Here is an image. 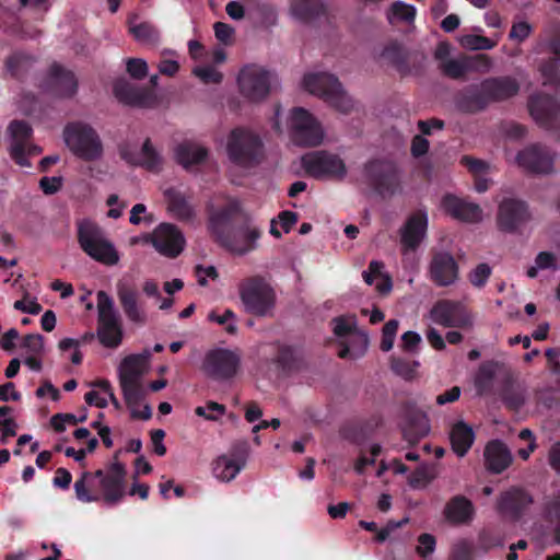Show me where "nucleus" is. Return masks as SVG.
Here are the masks:
<instances>
[{
  "instance_id": "obj_34",
  "label": "nucleus",
  "mask_w": 560,
  "mask_h": 560,
  "mask_svg": "<svg viewBox=\"0 0 560 560\" xmlns=\"http://www.w3.org/2000/svg\"><path fill=\"white\" fill-rule=\"evenodd\" d=\"M475 514V509L470 500L463 495H456L445 505V518L453 524L469 523Z\"/></svg>"
},
{
  "instance_id": "obj_24",
  "label": "nucleus",
  "mask_w": 560,
  "mask_h": 560,
  "mask_svg": "<svg viewBox=\"0 0 560 560\" xmlns=\"http://www.w3.org/2000/svg\"><path fill=\"white\" fill-rule=\"evenodd\" d=\"M113 91L116 98L126 105L150 107L154 103L153 93L149 89L132 84L125 79L117 80Z\"/></svg>"
},
{
  "instance_id": "obj_20",
  "label": "nucleus",
  "mask_w": 560,
  "mask_h": 560,
  "mask_svg": "<svg viewBox=\"0 0 560 560\" xmlns=\"http://www.w3.org/2000/svg\"><path fill=\"white\" fill-rule=\"evenodd\" d=\"M453 104L459 113L466 115L481 113L490 105L481 82L458 90L453 96Z\"/></svg>"
},
{
  "instance_id": "obj_11",
  "label": "nucleus",
  "mask_w": 560,
  "mask_h": 560,
  "mask_svg": "<svg viewBox=\"0 0 560 560\" xmlns=\"http://www.w3.org/2000/svg\"><path fill=\"white\" fill-rule=\"evenodd\" d=\"M302 165L306 173L315 178L342 179L347 174L345 162L337 155L327 151H316L302 158Z\"/></svg>"
},
{
  "instance_id": "obj_56",
  "label": "nucleus",
  "mask_w": 560,
  "mask_h": 560,
  "mask_svg": "<svg viewBox=\"0 0 560 560\" xmlns=\"http://www.w3.org/2000/svg\"><path fill=\"white\" fill-rule=\"evenodd\" d=\"M21 348L24 349L28 355H42L44 352V337L39 334H27L22 339Z\"/></svg>"
},
{
  "instance_id": "obj_18",
  "label": "nucleus",
  "mask_w": 560,
  "mask_h": 560,
  "mask_svg": "<svg viewBox=\"0 0 560 560\" xmlns=\"http://www.w3.org/2000/svg\"><path fill=\"white\" fill-rule=\"evenodd\" d=\"M553 153L540 143H534L521 150L516 155L517 164L533 174H548L553 167Z\"/></svg>"
},
{
  "instance_id": "obj_4",
  "label": "nucleus",
  "mask_w": 560,
  "mask_h": 560,
  "mask_svg": "<svg viewBox=\"0 0 560 560\" xmlns=\"http://www.w3.org/2000/svg\"><path fill=\"white\" fill-rule=\"evenodd\" d=\"M63 141L73 155L85 162L103 156L104 148L97 131L84 121H70L63 128Z\"/></svg>"
},
{
  "instance_id": "obj_3",
  "label": "nucleus",
  "mask_w": 560,
  "mask_h": 560,
  "mask_svg": "<svg viewBox=\"0 0 560 560\" xmlns=\"http://www.w3.org/2000/svg\"><path fill=\"white\" fill-rule=\"evenodd\" d=\"M226 154L234 165L252 168L260 164L264 159V142L258 135L237 127L228 136Z\"/></svg>"
},
{
  "instance_id": "obj_57",
  "label": "nucleus",
  "mask_w": 560,
  "mask_h": 560,
  "mask_svg": "<svg viewBox=\"0 0 560 560\" xmlns=\"http://www.w3.org/2000/svg\"><path fill=\"white\" fill-rule=\"evenodd\" d=\"M491 267L486 264L481 262L477 265V267L471 270L468 275L469 282L476 287V288H483L486 283L488 282V279L491 276Z\"/></svg>"
},
{
  "instance_id": "obj_32",
  "label": "nucleus",
  "mask_w": 560,
  "mask_h": 560,
  "mask_svg": "<svg viewBox=\"0 0 560 560\" xmlns=\"http://www.w3.org/2000/svg\"><path fill=\"white\" fill-rule=\"evenodd\" d=\"M532 503V498L523 490L512 489L501 495L499 501V511L508 516L515 518Z\"/></svg>"
},
{
  "instance_id": "obj_42",
  "label": "nucleus",
  "mask_w": 560,
  "mask_h": 560,
  "mask_svg": "<svg viewBox=\"0 0 560 560\" xmlns=\"http://www.w3.org/2000/svg\"><path fill=\"white\" fill-rule=\"evenodd\" d=\"M35 59L33 56L16 51L12 54L5 61L7 71L11 77L23 80L33 67Z\"/></svg>"
},
{
  "instance_id": "obj_55",
  "label": "nucleus",
  "mask_w": 560,
  "mask_h": 560,
  "mask_svg": "<svg viewBox=\"0 0 560 560\" xmlns=\"http://www.w3.org/2000/svg\"><path fill=\"white\" fill-rule=\"evenodd\" d=\"M436 476V469L433 465L419 466L410 477V483L413 487H422Z\"/></svg>"
},
{
  "instance_id": "obj_36",
  "label": "nucleus",
  "mask_w": 560,
  "mask_h": 560,
  "mask_svg": "<svg viewBox=\"0 0 560 560\" xmlns=\"http://www.w3.org/2000/svg\"><path fill=\"white\" fill-rule=\"evenodd\" d=\"M120 155L129 163L138 164L151 172H158L162 165V158L153 148L151 140L148 138L142 144L140 160L136 161L127 149L120 150Z\"/></svg>"
},
{
  "instance_id": "obj_43",
  "label": "nucleus",
  "mask_w": 560,
  "mask_h": 560,
  "mask_svg": "<svg viewBox=\"0 0 560 560\" xmlns=\"http://www.w3.org/2000/svg\"><path fill=\"white\" fill-rule=\"evenodd\" d=\"M119 385L127 407L133 409V407L140 406L147 395L141 381L120 380Z\"/></svg>"
},
{
  "instance_id": "obj_26",
  "label": "nucleus",
  "mask_w": 560,
  "mask_h": 560,
  "mask_svg": "<svg viewBox=\"0 0 560 560\" xmlns=\"http://www.w3.org/2000/svg\"><path fill=\"white\" fill-rule=\"evenodd\" d=\"M481 83L489 104L512 98L520 91L518 81L511 75L487 78Z\"/></svg>"
},
{
  "instance_id": "obj_41",
  "label": "nucleus",
  "mask_w": 560,
  "mask_h": 560,
  "mask_svg": "<svg viewBox=\"0 0 560 560\" xmlns=\"http://www.w3.org/2000/svg\"><path fill=\"white\" fill-rule=\"evenodd\" d=\"M470 59L468 56H462L460 58H451L450 60L439 63V69L443 75L453 80H463L466 74L471 71Z\"/></svg>"
},
{
  "instance_id": "obj_10",
  "label": "nucleus",
  "mask_w": 560,
  "mask_h": 560,
  "mask_svg": "<svg viewBox=\"0 0 560 560\" xmlns=\"http://www.w3.org/2000/svg\"><path fill=\"white\" fill-rule=\"evenodd\" d=\"M144 242L152 244L158 253L176 258L185 248V237L182 231L172 223H160L152 233L144 235Z\"/></svg>"
},
{
  "instance_id": "obj_29",
  "label": "nucleus",
  "mask_w": 560,
  "mask_h": 560,
  "mask_svg": "<svg viewBox=\"0 0 560 560\" xmlns=\"http://www.w3.org/2000/svg\"><path fill=\"white\" fill-rule=\"evenodd\" d=\"M167 210L180 222H192L196 219L195 207L189 198L180 190L171 187L164 191Z\"/></svg>"
},
{
  "instance_id": "obj_54",
  "label": "nucleus",
  "mask_w": 560,
  "mask_h": 560,
  "mask_svg": "<svg viewBox=\"0 0 560 560\" xmlns=\"http://www.w3.org/2000/svg\"><path fill=\"white\" fill-rule=\"evenodd\" d=\"M399 327V322L397 319H389L383 327L382 330V340L380 348L384 352H388L393 349L394 340Z\"/></svg>"
},
{
  "instance_id": "obj_14",
  "label": "nucleus",
  "mask_w": 560,
  "mask_h": 560,
  "mask_svg": "<svg viewBox=\"0 0 560 560\" xmlns=\"http://www.w3.org/2000/svg\"><path fill=\"white\" fill-rule=\"evenodd\" d=\"M271 73L261 67H244L238 74L241 94L252 102L264 100L270 92Z\"/></svg>"
},
{
  "instance_id": "obj_21",
  "label": "nucleus",
  "mask_w": 560,
  "mask_h": 560,
  "mask_svg": "<svg viewBox=\"0 0 560 560\" xmlns=\"http://www.w3.org/2000/svg\"><path fill=\"white\" fill-rule=\"evenodd\" d=\"M12 143L10 147L11 159L20 166L30 167L31 163L26 158V144L33 136L31 125L25 120H13L8 127Z\"/></svg>"
},
{
  "instance_id": "obj_22",
  "label": "nucleus",
  "mask_w": 560,
  "mask_h": 560,
  "mask_svg": "<svg viewBox=\"0 0 560 560\" xmlns=\"http://www.w3.org/2000/svg\"><path fill=\"white\" fill-rule=\"evenodd\" d=\"M402 435L409 445H413L430 431V423L425 412L406 404L404 407Z\"/></svg>"
},
{
  "instance_id": "obj_38",
  "label": "nucleus",
  "mask_w": 560,
  "mask_h": 560,
  "mask_svg": "<svg viewBox=\"0 0 560 560\" xmlns=\"http://www.w3.org/2000/svg\"><path fill=\"white\" fill-rule=\"evenodd\" d=\"M208 153L205 147L192 142H183L175 150L176 160L184 168L201 164L207 160Z\"/></svg>"
},
{
  "instance_id": "obj_63",
  "label": "nucleus",
  "mask_w": 560,
  "mask_h": 560,
  "mask_svg": "<svg viewBox=\"0 0 560 560\" xmlns=\"http://www.w3.org/2000/svg\"><path fill=\"white\" fill-rule=\"evenodd\" d=\"M39 187L45 195H54L58 192L62 187L61 177H42L39 180Z\"/></svg>"
},
{
  "instance_id": "obj_2",
  "label": "nucleus",
  "mask_w": 560,
  "mask_h": 560,
  "mask_svg": "<svg viewBox=\"0 0 560 560\" xmlns=\"http://www.w3.org/2000/svg\"><path fill=\"white\" fill-rule=\"evenodd\" d=\"M363 176L369 187L383 199L401 191V171L392 159H370L363 165Z\"/></svg>"
},
{
  "instance_id": "obj_17",
  "label": "nucleus",
  "mask_w": 560,
  "mask_h": 560,
  "mask_svg": "<svg viewBox=\"0 0 560 560\" xmlns=\"http://www.w3.org/2000/svg\"><path fill=\"white\" fill-rule=\"evenodd\" d=\"M530 219L528 205L516 198H504L498 209V226L501 231L513 233Z\"/></svg>"
},
{
  "instance_id": "obj_6",
  "label": "nucleus",
  "mask_w": 560,
  "mask_h": 560,
  "mask_svg": "<svg viewBox=\"0 0 560 560\" xmlns=\"http://www.w3.org/2000/svg\"><path fill=\"white\" fill-rule=\"evenodd\" d=\"M303 85L306 91L318 95L341 113H349L353 107L352 98L343 91L341 83L334 74L326 72L305 74Z\"/></svg>"
},
{
  "instance_id": "obj_64",
  "label": "nucleus",
  "mask_w": 560,
  "mask_h": 560,
  "mask_svg": "<svg viewBox=\"0 0 560 560\" xmlns=\"http://www.w3.org/2000/svg\"><path fill=\"white\" fill-rule=\"evenodd\" d=\"M421 342V336L416 331H406L401 336V348L406 352H415Z\"/></svg>"
},
{
  "instance_id": "obj_33",
  "label": "nucleus",
  "mask_w": 560,
  "mask_h": 560,
  "mask_svg": "<svg viewBox=\"0 0 560 560\" xmlns=\"http://www.w3.org/2000/svg\"><path fill=\"white\" fill-rule=\"evenodd\" d=\"M378 422L380 421L376 418H372L366 421L351 420L341 427L340 434L347 441L354 444H362L371 436L375 428L378 425Z\"/></svg>"
},
{
  "instance_id": "obj_8",
  "label": "nucleus",
  "mask_w": 560,
  "mask_h": 560,
  "mask_svg": "<svg viewBox=\"0 0 560 560\" xmlns=\"http://www.w3.org/2000/svg\"><path fill=\"white\" fill-rule=\"evenodd\" d=\"M97 338L104 347L115 349L122 341V327L114 301L105 291L97 292Z\"/></svg>"
},
{
  "instance_id": "obj_5",
  "label": "nucleus",
  "mask_w": 560,
  "mask_h": 560,
  "mask_svg": "<svg viewBox=\"0 0 560 560\" xmlns=\"http://www.w3.org/2000/svg\"><path fill=\"white\" fill-rule=\"evenodd\" d=\"M78 242L82 250L98 262L114 266L119 261L115 246L106 238L103 229L91 220L78 223Z\"/></svg>"
},
{
  "instance_id": "obj_58",
  "label": "nucleus",
  "mask_w": 560,
  "mask_h": 560,
  "mask_svg": "<svg viewBox=\"0 0 560 560\" xmlns=\"http://www.w3.org/2000/svg\"><path fill=\"white\" fill-rule=\"evenodd\" d=\"M436 540L431 534H421L417 539L416 552L421 558H427L435 551Z\"/></svg>"
},
{
  "instance_id": "obj_49",
  "label": "nucleus",
  "mask_w": 560,
  "mask_h": 560,
  "mask_svg": "<svg viewBox=\"0 0 560 560\" xmlns=\"http://www.w3.org/2000/svg\"><path fill=\"white\" fill-rule=\"evenodd\" d=\"M133 37L142 43L156 45L160 42L159 31L150 23L143 22L130 27Z\"/></svg>"
},
{
  "instance_id": "obj_31",
  "label": "nucleus",
  "mask_w": 560,
  "mask_h": 560,
  "mask_svg": "<svg viewBox=\"0 0 560 560\" xmlns=\"http://www.w3.org/2000/svg\"><path fill=\"white\" fill-rule=\"evenodd\" d=\"M151 352L149 350H144L142 353L125 357L119 365V381H141L142 375L148 370Z\"/></svg>"
},
{
  "instance_id": "obj_25",
  "label": "nucleus",
  "mask_w": 560,
  "mask_h": 560,
  "mask_svg": "<svg viewBox=\"0 0 560 560\" xmlns=\"http://www.w3.org/2000/svg\"><path fill=\"white\" fill-rule=\"evenodd\" d=\"M117 296L126 317L131 323L145 324L147 314L139 303V292L133 284L118 282Z\"/></svg>"
},
{
  "instance_id": "obj_50",
  "label": "nucleus",
  "mask_w": 560,
  "mask_h": 560,
  "mask_svg": "<svg viewBox=\"0 0 560 560\" xmlns=\"http://www.w3.org/2000/svg\"><path fill=\"white\" fill-rule=\"evenodd\" d=\"M418 366H419V362H417V361H409L407 359L397 358V357L390 358L392 371L405 380L413 378Z\"/></svg>"
},
{
  "instance_id": "obj_15",
  "label": "nucleus",
  "mask_w": 560,
  "mask_h": 560,
  "mask_svg": "<svg viewBox=\"0 0 560 560\" xmlns=\"http://www.w3.org/2000/svg\"><path fill=\"white\" fill-rule=\"evenodd\" d=\"M42 89L57 97L70 98L77 94L78 80L71 70L54 62L40 83Z\"/></svg>"
},
{
  "instance_id": "obj_59",
  "label": "nucleus",
  "mask_w": 560,
  "mask_h": 560,
  "mask_svg": "<svg viewBox=\"0 0 560 560\" xmlns=\"http://www.w3.org/2000/svg\"><path fill=\"white\" fill-rule=\"evenodd\" d=\"M533 32L532 25L526 21L514 22L509 33L511 40L524 42Z\"/></svg>"
},
{
  "instance_id": "obj_60",
  "label": "nucleus",
  "mask_w": 560,
  "mask_h": 560,
  "mask_svg": "<svg viewBox=\"0 0 560 560\" xmlns=\"http://www.w3.org/2000/svg\"><path fill=\"white\" fill-rule=\"evenodd\" d=\"M192 72L205 83H220L223 79L222 73L212 67H197Z\"/></svg>"
},
{
  "instance_id": "obj_46",
  "label": "nucleus",
  "mask_w": 560,
  "mask_h": 560,
  "mask_svg": "<svg viewBox=\"0 0 560 560\" xmlns=\"http://www.w3.org/2000/svg\"><path fill=\"white\" fill-rule=\"evenodd\" d=\"M539 71L544 78V85L560 86V58L549 57L541 62Z\"/></svg>"
},
{
  "instance_id": "obj_13",
  "label": "nucleus",
  "mask_w": 560,
  "mask_h": 560,
  "mask_svg": "<svg viewBox=\"0 0 560 560\" xmlns=\"http://www.w3.org/2000/svg\"><path fill=\"white\" fill-rule=\"evenodd\" d=\"M240 364L238 354L229 349L218 348L206 354L203 371L214 381H228L236 375Z\"/></svg>"
},
{
  "instance_id": "obj_39",
  "label": "nucleus",
  "mask_w": 560,
  "mask_h": 560,
  "mask_svg": "<svg viewBox=\"0 0 560 560\" xmlns=\"http://www.w3.org/2000/svg\"><path fill=\"white\" fill-rule=\"evenodd\" d=\"M354 468L359 474H368L374 470L377 477L383 476L384 471L388 469H392L394 474H405L407 471V468L396 459H392L390 464L384 460L376 463L375 457H360Z\"/></svg>"
},
{
  "instance_id": "obj_62",
  "label": "nucleus",
  "mask_w": 560,
  "mask_h": 560,
  "mask_svg": "<svg viewBox=\"0 0 560 560\" xmlns=\"http://www.w3.org/2000/svg\"><path fill=\"white\" fill-rule=\"evenodd\" d=\"M471 545L467 540H458L452 547V560H470Z\"/></svg>"
},
{
  "instance_id": "obj_45",
  "label": "nucleus",
  "mask_w": 560,
  "mask_h": 560,
  "mask_svg": "<svg viewBox=\"0 0 560 560\" xmlns=\"http://www.w3.org/2000/svg\"><path fill=\"white\" fill-rule=\"evenodd\" d=\"M503 404L511 410H518L524 405V397L511 378H506L500 390Z\"/></svg>"
},
{
  "instance_id": "obj_51",
  "label": "nucleus",
  "mask_w": 560,
  "mask_h": 560,
  "mask_svg": "<svg viewBox=\"0 0 560 560\" xmlns=\"http://www.w3.org/2000/svg\"><path fill=\"white\" fill-rule=\"evenodd\" d=\"M460 45L470 50H489L492 49L497 43L482 35L468 34L460 38Z\"/></svg>"
},
{
  "instance_id": "obj_19",
  "label": "nucleus",
  "mask_w": 560,
  "mask_h": 560,
  "mask_svg": "<svg viewBox=\"0 0 560 560\" xmlns=\"http://www.w3.org/2000/svg\"><path fill=\"white\" fill-rule=\"evenodd\" d=\"M432 320L443 327L465 328L471 325V318L459 302L441 300L431 310Z\"/></svg>"
},
{
  "instance_id": "obj_52",
  "label": "nucleus",
  "mask_w": 560,
  "mask_h": 560,
  "mask_svg": "<svg viewBox=\"0 0 560 560\" xmlns=\"http://www.w3.org/2000/svg\"><path fill=\"white\" fill-rule=\"evenodd\" d=\"M13 409L10 406L0 407V430L2 433L0 442L5 444L7 439L15 435V421L10 417Z\"/></svg>"
},
{
  "instance_id": "obj_1",
  "label": "nucleus",
  "mask_w": 560,
  "mask_h": 560,
  "mask_svg": "<svg viewBox=\"0 0 560 560\" xmlns=\"http://www.w3.org/2000/svg\"><path fill=\"white\" fill-rule=\"evenodd\" d=\"M207 228L217 244L236 255L255 250L262 234L243 212L237 199H231L218 209H208Z\"/></svg>"
},
{
  "instance_id": "obj_28",
  "label": "nucleus",
  "mask_w": 560,
  "mask_h": 560,
  "mask_svg": "<svg viewBox=\"0 0 560 560\" xmlns=\"http://www.w3.org/2000/svg\"><path fill=\"white\" fill-rule=\"evenodd\" d=\"M442 207L446 213L459 221L476 223L482 219V210L477 203L468 202L451 194L443 197Z\"/></svg>"
},
{
  "instance_id": "obj_48",
  "label": "nucleus",
  "mask_w": 560,
  "mask_h": 560,
  "mask_svg": "<svg viewBox=\"0 0 560 560\" xmlns=\"http://www.w3.org/2000/svg\"><path fill=\"white\" fill-rule=\"evenodd\" d=\"M276 361L283 371H293L299 368L298 351L292 346L282 345L278 348Z\"/></svg>"
},
{
  "instance_id": "obj_53",
  "label": "nucleus",
  "mask_w": 560,
  "mask_h": 560,
  "mask_svg": "<svg viewBox=\"0 0 560 560\" xmlns=\"http://www.w3.org/2000/svg\"><path fill=\"white\" fill-rule=\"evenodd\" d=\"M208 319L219 325H226L225 331L230 335H235L237 332V326L235 324L236 315L230 308H226L222 315H219L212 311L209 313Z\"/></svg>"
},
{
  "instance_id": "obj_47",
  "label": "nucleus",
  "mask_w": 560,
  "mask_h": 560,
  "mask_svg": "<svg viewBox=\"0 0 560 560\" xmlns=\"http://www.w3.org/2000/svg\"><path fill=\"white\" fill-rule=\"evenodd\" d=\"M499 368V363L497 361L490 360L482 362L476 374V386L479 389H485L491 386L492 381L495 377L497 371Z\"/></svg>"
},
{
  "instance_id": "obj_12",
  "label": "nucleus",
  "mask_w": 560,
  "mask_h": 560,
  "mask_svg": "<svg viewBox=\"0 0 560 560\" xmlns=\"http://www.w3.org/2000/svg\"><path fill=\"white\" fill-rule=\"evenodd\" d=\"M103 500L108 504H116L127 495L126 470L124 466L114 462L104 469L95 472Z\"/></svg>"
},
{
  "instance_id": "obj_35",
  "label": "nucleus",
  "mask_w": 560,
  "mask_h": 560,
  "mask_svg": "<svg viewBox=\"0 0 560 560\" xmlns=\"http://www.w3.org/2000/svg\"><path fill=\"white\" fill-rule=\"evenodd\" d=\"M246 466L245 457H214L211 463L215 479L229 482Z\"/></svg>"
},
{
  "instance_id": "obj_23",
  "label": "nucleus",
  "mask_w": 560,
  "mask_h": 560,
  "mask_svg": "<svg viewBox=\"0 0 560 560\" xmlns=\"http://www.w3.org/2000/svg\"><path fill=\"white\" fill-rule=\"evenodd\" d=\"M429 272L438 287H448L458 278V265L451 254L440 252L433 255Z\"/></svg>"
},
{
  "instance_id": "obj_37",
  "label": "nucleus",
  "mask_w": 560,
  "mask_h": 560,
  "mask_svg": "<svg viewBox=\"0 0 560 560\" xmlns=\"http://www.w3.org/2000/svg\"><path fill=\"white\" fill-rule=\"evenodd\" d=\"M450 440L454 453L465 455L474 443L475 433L470 425L464 421H458L452 427Z\"/></svg>"
},
{
  "instance_id": "obj_30",
  "label": "nucleus",
  "mask_w": 560,
  "mask_h": 560,
  "mask_svg": "<svg viewBox=\"0 0 560 560\" xmlns=\"http://www.w3.org/2000/svg\"><path fill=\"white\" fill-rule=\"evenodd\" d=\"M409 56V51L398 40L389 42L381 54L382 59L392 66L401 77L411 73Z\"/></svg>"
},
{
  "instance_id": "obj_40",
  "label": "nucleus",
  "mask_w": 560,
  "mask_h": 560,
  "mask_svg": "<svg viewBox=\"0 0 560 560\" xmlns=\"http://www.w3.org/2000/svg\"><path fill=\"white\" fill-rule=\"evenodd\" d=\"M293 15L302 22H312L325 13L322 0H293L291 3Z\"/></svg>"
},
{
  "instance_id": "obj_9",
  "label": "nucleus",
  "mask_w": 560,
  "mask_h": 560,
  "mask_svg": "<svg viewBox=\"0 0 560 560\" xmlns=\"http://www.w3.org/2000/svg\"><path fill=\"white\" fill-rule=\"evenodd\" d=\"M290 132L292 141L300 147H316L324 137L320 124L303 107L291 110Z\"/></svg>"
},
{
  "instance_id": "obj_7",
  "label": "nucleus",
  "mask_w": 560,
  "mask_h": 560,
  "mask_svg": "<svg viewBox=\"0 0 560 560\" xmlns=\"http://www.w3.org/2000/svg\"><path fill=\"white\" fill-rule=\"evenodd\" d=\"M238 292L246 312L255 316H266L275 306V292L260 276L244 279Z\"/></svg>"
},
{
  "instance_id": "obj_16",
  "label": "nucleus",
  "mask_w": 560,
  "mask_h": 560,
  "mask_svg": "<svg viewBox=\"0 0 560 560\" xmlns=\"http://www.w3.org/2000/svg\"><path fill=\"white\" fill-rule=\"evenodd\" d=\"M530 116L537 124L553 129L560 126V101L548 94L532 95L528 100Z\"/></svg>"
},
{
  "instance_id": "obj_27",
  "label": "nucleus",
  "mask_w": 560,
  "mask_h": 560,
  "mask_svg": "<svg viewBox=\"0 0 560 560\" xmlns=\"http://www.w3.org/2000/svg\"><path fill=\"white\" fill-rule=\"evenodd\" d=\"M428 228V217L422 210L412 213L406 221L400 242L405 250H415L419 247L425 236Z\"/></svg>"
},
{
  "instance_id": "obj_44",
  "label": "nucleus",
  "mask_w": 560,
  "mask_h": 560,
  "mask_svg": "<svg viewBox=\"0 0 560 560\" xmlns=\"http://www.w3.org/2000/svg\"><path fill=\"white\" fill-rule=\"evenodd\" d=\"M417 10L412 4L402 1H395L390 4L386 18L390 25L397 21L412 23L416 19Z\"/></svg>"
},
{
  "instance_id": "obj_61",
  "label": "nucleus",
  "mask_w": 560,
  "mask_h": 560,
  "mask_svg": "<svg viewBox=\"0 0 560 560\" xmlns=\"http://www.w3.org/2000/svg\"><path fill=\"white\" fill-rule=\"evenodd\" d=\"M127 71L133 79H143L148 73V65L143 59L130 58L127 61Z\"/></svg>"
}]
</instances>
